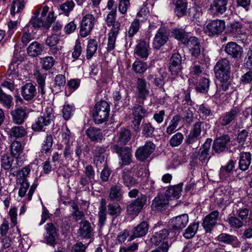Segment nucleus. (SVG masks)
Wrapping results in <instances>:
<instances>
[{
	"mask_svg": "<svg viewBox=\"0 0 252 252\" xmlns=\"http://www.w3.org/2000/svg\"><path fill=\"white\" fill-rule=\"evenodd\" d=\"M133 109L134 111L133 114L134 119L133 124L134 126H139L142 118L145 115L146 110L144 109L142 106L138 104L135 105Z\"/></svg>",
	"mask_w": 252,
	"mask_h": 252,
	"instance_id": "32",
	"label": "nucleus"
},
{
	"mask_svg": "<svg viewBox=\"0 0 252 252\" xmlns=\"http://www.w3.org/2000/svg\"><path fill=\"white\" fill-rule=\"evenodd\" d=\"M187 3L185 0H177L176 2L175 12L178 17L184 15L187 11Z\"/></svg>",
	"mask_w": 252,
	"mask_h": 252,
	"instance_id": "46",
	"label": "nucleus"
},
{
	"mask_svg": "<svg viewBox=\"0 0 252 252\" xmlns=\"http://www.w3.org/2000/svg\"><path fill=\"white\" fill-rule=\"evenodd\" d=\"M176 232L172 230L169 231L167 229H163L156 232L151 238V242L156 245H159L166 239L173 238L175 236Z\"/></svg>",
	"mask_w": 252,
	"mask_h": 252,
	"instance_id": "15",
	"label": "nucleus"
},
{
	"mask_svg": "<svg viewBox=\"0 0 252 252\" xmlns=\"http://www.w3.org/2000/svg\"><path fill=\"white\" fill-rule=\"evenodd\" d=\"M118 142L121 144H126L130 139L131 133L126 127L122 128L119 134Z\"/></svg>",
	"mask_w": 252,
	"mask_h": 252,
	"instance_id": "50",
	"label": "nucleus"
},
{
	"mask_svg": "<svg viewBox=\"0 0 252 252\" xmlns=\"http://www.w3.org/2000/svg\"><path fill=\"white\" fill-rule=\"evenodd\" d=\"M199 226V223L194 222L190 224L186 229L184 236L187 239L193 237L196 234Z\"/></svg>",
	"mask_w": 252,
	"mask_h": 252,
	"instance_id": "51",
	"label": "nucleus"
},
{
	"mask_svg": "<svg viewBox=\"0 0 252 252\" xmlns=\"http://www.w3.org/2000/svg\"><path fill=\"white\" fill-rule=\"evenodd\" d=\"M140 19H135L131 23L127 33L128 37H133L138 32L140 27Z\"/></svg>",
	"mask_w": 252,
	"mask_h": 252,
	"instance_id": "52",
	"label": "nucleus"
},
{
	"mask_svg": "<svg viewBox=\"0 0 252 252\" xmlns=\"http://www.w3.org/2000/svg\"><path fill=\"white\" fill-rule=\"evenodd\" d=\"M21 41L24 45H27L31 40L34 38L33 29L30 25H27L23 29L20 34Z\"/></svg>",
	"mask_w": 252,
	"mask_h": 252,
	"instance_id": "26",
	"label": "nucleus"
},
{
	"mask_svg": "<svg viewBox=\"0 0 252 252\" xmlns=\"http://www.w3.org/2000/svg\"><path fill=\"white\" fill-rule=\"evenodd\" d=\"M13 121L15 124L21 125L27 117V114L25 110L18 108L11 112Z\"/></svg>",
	"mask_w": 252,
	"mask_h": 252,
	"instance_id": "36",
	"label": "nucleus"
},
{
	"mask_svg": "<svg viewBox=\"0 0 252 252\" xmlns=\"http://www.w3.org/2000/svg\"><path fill=\"white\" fill-rule=\"evenodd\" d=\"M242 24L239 22H233L229 23L226 28V33L234 37H240L243 34Z\"/></svg>",
	"mask_w": 252,
	"mask_h": 252,
	"instance_id": "23",
	"label": "nucleus"
},
{
	"mask_svg": "<svg viewBox=\"0 0 252 252\" xmlns=\"http://www.w3.org/2000/svg\"><path fill=\"white\" fill-rule=\"evenodd\" d=\"M224 52L232 58L241 57L243 53V48L234 42H229L225 46Z\"/></svg>",
	"mask_w": 252,
	"mask_h": 252,
	"instance_id": "10",
	"label": "nucleus"
},
{
	"mask_svg": "<svg viewBox=\"0 0 252 252\" xmlns=\"http://www.w3.org/2000/svg\"><path fill=\"white\" fill-rule=\"evenodd\" d=\"M110 105L106 101L97 102L94 107L93 114L94 121L97 124H100L107 121L110 112Z\"/></svg>",
	"mask_w": 252,
	"mask_h": 252,
	"instance_id": "3",
	"label": "nucleus"
},
{
	"mask_svg": "<svg viewBox=\"0 0 252 252\" xmlns=\"http://www.w3.org/2000/svg\"><path fill=\"white\" fill-rule=\"evenodd\" d=\"M189 222V216L187 214H184L178 216L171 220L172 225V231L176 233L180 230L186 226Z\"/></svg>",
	"mask_w": 252,
	"mask_h": 252,
	"instance_id": "18",
	"label": "nucleus"
},
{
	"mask_svg": "<svg viewBox=\"0 0 252 252\" xmlns=\"http://www.w3.org/2000/svg\"><path fill=\"white\" fill-rule=\"evenodd\" d=\"M13 158L12 156L4 155L1 159V166L5 170L9 169L12 165Z\"/></svg>",
	"mask_w": 252,
	"mask_h": 252,
	"instance_id": "63",
	"label": "nucleus"
},
{
	"mask_svg": "<svg viewBox=\"0 0 252 252\" xmlns=\"http://www.w3.org/2000/svg\"><path fill=\"white\" fill-rule=\"evenodd\" d=\"M182 187V184L170 187L166 190L164 195L169 200L178 198L181 193Z\"/></svg>",
	"mask_w": 252,
	"mask_h": 252,
	"instance_id": "30",
	"label": "nucleus"
},
{
	"mask_svg": "<svg viewBox=\"0 0 252 252\" xmlns=\"http://www.w3.org/2000/svg\"><path fill=\"white\" fill-rule=\"evenodd\" d=\"M251 160L252 158L250 153H242L241 154L239 161V168L243 171L247 170L251 163Z\"/></svg>",
	"mask_w": 252,
	"mask_h": 252,
	"instance_id": "35",
	"label": "nucleus"
},
{
	"mask_svg": "<svg viewBox=\"0 0 252 252\" xmlns=\"http://www.w3.org/2000/svg\"><path fill=\"white\" fill-rule=\"evenodd\" d=\"M217 240L220 242L231 245L235 247L239 246L240 244L237 237L224 233L220 234L218 236Z\"/></svg>",
	"mask_w": 252,
	"mask_h": 252,
	"instance_id": "28",
	"label": "nucleus"
},
{
	"mask_svg": "<svg viewBox=\"0 0 252 252\" xmlns=\"http://www.w3.org/2000/svg\"><path fill=\"white\" fill-rule=\"evenodd\" d=\"M53 145V138L51 135H48L46 136V140L44 141L42 148L41 152L42 153H47L50 151Z\"/></svg>",
	"mask_w": 252,
	"mask_h": 252,
	"instance_id": "61",
	"label": "nucleus"
},
{
	"mask_svg": "<svg viewBox=\"0 0 252 252\" xmlns=\"http://www.w3.org/2000/svg\"><path fill=\"white\" fill-rule=\"evenodd\" d=\"M107 207L108 214L111 216H118L121 212V208L118 204H110Z\"/></svg>",
	"mask_w": 252,
	"mask_h": 252,
	"instance_id": "64",
	"label": "nucleus"
},
{
	"mask_svg": "<svg viewBox=\"0 0 252 252\" xmlns=\"http://www.w3.org/2000/svg\"><path fill=\"white\" fill-rule=\"evenodd\" d=\"M98 47L97 41L94 39H90L88 41L86 48V59L90 60L95 54Z\"/></svg>",
	"mask_w": 252,
	"mask_h": 252,
	"instance_id": "41",
	"label": "nucleus"
},
{
	"mask_svg": "<svg viewBox=\"0 0 252 252\" xmlns=\"http://www.w3.org/2000/svg\"><path fill=\"white\" fill-rule=\"evenodd\" d=\"M98 5L94 4L93 3V4H90L84 10L86 13L85 16L94 20L97 18L100 13Z\"/></svg>",
	"mask_w": 252,
	"mask_h": 252,
	"instance_id": "40",
	"label": "nucleus"
},
{
	"mask_svg": "<svg viewBox=\"0 0 252 252\" xmlns=\"http://www.w3.org/2000/svg\"><path fill=\"white\" fill-rule=\"evenodd\" d=\"M33 76L38 84V93L42 95L44 94H45V85L47 74L41 73L38 70L36 69L33 71Z\"/></svg>",
	"mask_w": 252,
	"mask_h": 252,
	"instance_id": "25",
	"label": "nucleus"
},
{
	"mask_svg": "<svg viewBox=\"0 0 252 252\" xmlns=\"http://www.w3.org/2000/svg\"><path fill=\"white\" fill-rule=\"evenodd\" d=\"M122 180L124 185L129 189L136 186L140 181L132 176V172L127 169H125L122 173Z\"/></svg>",
	"mask_w": 252,
	"mask_h": 252,
	"instance_id": "22",
	"label": "nucleus"
},
{
	"mask_svg": "<svg viewBox=\"0 0 252 252\" xmlns=\"http://www.w3.org/2000/svg\"><path fill=\"white\" fill-rule=\"evenodd\" d=\"M12 99L11 95L5 93L0 88V103L6 108L9 109L11 106Z\"/></svg>",
	"mask_w": 252,
	"mask_h": 252,
	"instance_id": "47",
	"label": "nucleus"
},
{
	"mask_svg": "<svg viewBox=\"0 0 252 252\" xmlns=\"http://www.w3.org/2000/svg\"><path fill=\"white\" fill-rule=\"evenodd\" d=\"M33 165L36 166V164L32 163L29 165L25 166L24 167L22 168L21 170H19L18 173L16 180L21 179V180H23L24 181L28 182L27 177L30 174Z\"/></svg>",
	"mask_w": 252,
	"mask_h": 252,
	"instance_id": "44",
	"label": "nucleus"
},
{
	"mask_svg": "<svg viewBox=\"0 0 252 252\" xmlns=\"http://www.w3.org/2000/svg\"><path fill=\"white\" fill-rule=\"evenodd\" d=\"M228 89V85L226 82H222V84L220 87L217 89V91L215 94L214 96L217 98H219L221 101H224L225 97V94L224 92L227 90Z\"/></svg>",
	"mask_w": 252,
	"mask_h": 252,
	"instance_id": "59",
	"label": "nucleus"
},
{
	"mask_svg": "<svg viewBox=\"0 0 252 252\" xmlns=\"http://www.w3.org/2000/svg\"><path fill=\"white\" fill-rule=\"evenodd\" d=\"M8 75V79L11 80L10 78L11 77L12 79L19 80V72L18 69V64L16 63H11L9 66V69L7 71Z\"/></svg>",
	"mask_w": 252,
	"mask_h": 252,
	"instance_id": "53",
	"label": "nucleus"
},
{
	"mask_svg": "<svg viewBox=\"0 0 252 252\" xmlns=\"http://www.w3.org/2000/svg\"><path fill=\"white\" fill-rule=\"evenodd\" d=\"M182 57L179 53L173 54L170 60L169 70L172 75L178 74L182 69Z\"/></svg>",
	"mask_w": 252,
	"mask_h": 252,
	"instance_id": "16",
	"label": "nucleus"
},
{
	"mask_svg": "<svg viewBox=\"0 0 252 252\" xmlns=\"http://www.w3.org/2000/svg\"><path fill=\"white\" fill-rule=\"evenodd\" d=\"M240 112V110L237 107H235L229 112L226 113L224 116L220 119V123L223 126L228 125L236 115Z\"/></svg>",
	"mask_w": 252,
	"mask_h": 252,
	"instance_id": "38",
	"label": "nucleus"
},
{
	"mask_svg": "<svg viewBox=\"0 0 252 252\" xmlns=\"http://www.w3.org/2000/svg\"><path fill=\"white\" fill-rule=\"evenodd\" d=\"M186 43L192 57L199 58L198 62L204 64L209 62V58L206 57L204 54H201L200 43L197 38L195 36L190 37Z\"/></svg>",
	"mask_w": 252,
	"mask_h": 252,
	"instance_id": "4",
	"label": "nucleus"
},
{
	"mask_svg": "<svg viewBox=\"0 0 252 252\" xmlns=\"http://www.w3.org/2000/svg\"><path fill=\"white\" fill-rule=\"evenodd\" d=\"M16 183L17 184L20 186L18 191V195L19 196L23 197L25 195L27 190L30 187V184L28 182L24 181L23 180H21V179L16 180Z\"/></svg>",
	"mask_w": 252,
	"mask_h": 252,
	"instance_id": "60",
	"label": "nucleus"
},
{
	"mask_svg": "<svg viewBox=\"0 0 252 252\" xmlns=\"http://www.w3.org/2000/svg\"><path fill=\"white\" fill-rule=\"evenodd\" d=\"M27 0H13L11 4L10 14L15 16L16 13H20L25 8Z\"/></svg>",
	"mask_w": 252,
	"mask_h": 252,
	"instance_id": "39",
	"label": "nucleus"
},
{
	"mask_svg": "<svg viewBox=\"0 0 252 252\" xmlns=\"http://www.w3.org/2000/svg\"><path fill=\"white\" fill-rule=\"evenodd\" d=\"M225 27V23L223 20H215L207 25L205 31L209 36L218 35L222 33Z\"/></svg>",
	"mask_w": 252,
	"mask_h": 252,
	"instance_id": "5",
	"label": "nucleus"
},
{
	"mask_svg": "<svg viewBox=\"0 0 252 252\" xmlns=\"http://www.w3.org/2000/svg\"><path fill=\"white\" fill-rule=\"evenodd\" d=\"M219 215V211L215 210L211 212L205 217L202 225L207 232H210L212 228L216 225Z\"/></svg>",
	"mask_w": 252,
	"mask_h": 252,
	"instance_id": "13",
	"label": "nucleus"
},
{
	"mask_svg": "<svg viewBox=\"0 0 252 252\" xmlns=\"http://www.w3.org/2000/svg\"><path fill=\"white\" fill-rule=\"evenodd\" d=\"M138 96L144 101L149 94V90L146 88V82L142 78H138L137 81Z\"/></svg>",
	"mask_w": 252,
	"mask_h": 252,
	"instance_id": "33",
	"label": "nucleus"
},
{
	"mask_svg": "<svg viewBox=\"0 0 252 252\" xmlns=\"http://www.w3.org/2000/svg\"><path fill=\"white\" fill-rule=\"evenodd\" d=\"M169 33L164 29H159L154 38L153 42V47L156 49H159L162 46L168 41Z\"/></svg>",
	"mask_w": 252,
	"mask_h": 252,
	"instance_id": "12",
	"label": "nucleus"
},
{
	"mask_svg": "<svg viewBox=\"0 0 252 252\" xmlns=\"http://www.w3.org/2000/svg\"><path fill=\"white\" fill-rule=\"evenodd\" d=\"M44 49L43 46L40 43L34 41L31 43L27 48L28 54L31 57H36L41 54Z\"/></svg>",
	"mask_w": 252,
	"mask_h": 252,
	"instance_id": "31",
	"label": "nucleus"
},
{
	"mask_svg": "<svg viewBox=\"0 0 252 252\" xmlns=\"http://www.w3.org/2000/svg\"><path fill=\"white\" fill-rule=\"evenodd\" d=\"M230 226L233 228H240L243 226V222L236 217L231 216L227 219Z\"/></svg>",
	"mask_w": 252,
	"mask_h": 252,
	"instance_id": "62",
	"label": "nucleus"
},
{
	"mask_svg": "<svg viewBox=\"0 0 252 252\" xmlns=\"http://www.w3.org/2000/svg\"><path fill=\"white\" fill-rule=\"evenodd\" d=\"M168 202V199L165 195H158L153 200L152 207L157 210H161L165 209L167 206Z\"/></svg>",
	"mask_w": 252,
	"mask_h": 252,
	"instance_id": "37",
	"label": "nucleus"
},
{
	"mask_svg": "<svg viewBox=\"0 0 252 252\" xmlns=\"http://www.w3.org/2000/svg\"><path fill=\"white\" fill-rule=\"evenodd\" d=\"M40 11V7L37 8L33 12L34 16L32 17L27 25H30V27H32V29L43 27L45 29H48L56 18L54 15V12L53 11H50L46 21H44L41 17L40 18H38Z\"/></svg>",
	"mask_w": 252,
	"mask_h": 252,
	"instance_id": "1",
	"label": "nucleus"
},
{
	"mask_svg": "<svg viewBox=\"0 0 252 252\" xmlns=\"http://www.w3.org/2000/svg\"><path fill=\"white\" fill-rule=\"evenodd\" d=\"M150 50L149 43L145 41H141L136 45L135 48V57L137 59L146 60L149 55Z\"/></svg>",
	"mask_w": 252,
	"mask_h": 252,
	"instance_id": "14",
	"label": "nucleus"
},
{
	"mask_svg": "<svg viewBox=\"0 0 252 252\" xmlns=\"http://www.w3.org/2000/svg\"><path fill=\"white\" fill-rule=\"evenodd\" d=\"M21 94L26 100L32 99L36 94V90L32 83H27L21 88Z\"/></svg>",
	"mask_w": 252,
	"mask_h": 252,
	"instance_id": "21",
	"label": "nucleus"
},
{
	"mask_svg": "<svg viewBox=\"0 0 252 252\" xmlns=\"http://www.w3.org/2000/svg\"><path fill=\"white\" fill-rule=\"evenodd\" d=\"M227 0H214L210 5L209 11L212 15L223 14L227 9Z\"/></svg>",
	"mask_w": 252,
	"mask_h": 252,
	"instance_id": "9",
	"label": "nucleus"
},
{
	"mask_svg": "<svg viewBox=\"0 0 252 252\" xmlns=\"http://www.w3.org/2000/svg\"><path fill=\"white\" fill-rule=\"evenodd\" d=\"M86 133L92 141H100L103 138L101 130L96 127H89Z\"/></svg>",
	"mask_w": 252,
	"mask_h": 252,
	"instance_id": "42",
	"label": "nucleus"
},
{
	"mask_svg": "<svg viewBox=\"0 0 252 252\" xmlns=\"http://www.w3.org/2000/svg\"><path fill=\"white\" fill-rule=\"evenodd\" d=\"M230 63L228 60H219L214 67L216 77L221 82H227L230 77Z\"/></svg>",
	"mask_w": 252,
	"mask_h": 252,
	"instance_id": "2",
	"label": "nucleus"
},
{
	"mask_svg": "<svg viewBox=\"0 0 252 252\" xmlns=\"http://www.w3.org/2000/svg\"><path fill=\"white\" fill-rule=\"evenodd\" d=\"M55 61L51 56H47L41 59L40 63L43 68L45 70L51 69L54 65Z\"/></svg>",
	"mask_w": 252,
	"mask_h": 252,
	"instance_id": "58",
	"label": "nucleus"
},
{
	"mask_svg": "<svg viewBox=\"0 0 252 252\" xmlns=\"http://www.w3.org/2000/svg\"><path fill=\"white\" fill-rule=\"evenodd\" d=\"M113 148L117 150L119 153V157L121 161L120 162L121 166L126 165L131 162V154L130 150L128 148H124L123 149L119 148L117 145H114Z\"/></svg>",
	"mask_w": 252,
	"mask_h": 252,
	"instance_id": "20",
	"label": "nucleus"
},
{
	"mask_svg": "<svg viewBox=\"0 0 252 252\" xmlns=\"http://www.w3.org/2000/svg\"><path fill=\"white\" fill-rule=\"evenodd\" d=\"M172 36L183 43H186L188 40L187 35L182 30L175 29L172 32Z\"/></svg>",
	"mask_w": 252,
	"mask_h": 252,
	"instance_id": "55",
	"label": "nucleus"
},
{
	"mask_svg": "<svg viewBox=\"0 0 252 252\" xmlns=\"http://www.w3.org/2000/svg\"><path fill=\"white\" fill-rule=\"evenodd\" d=\"M46 233L44 239L47 243L54 246L57 243L58 230L54 224L52 223H47L45 225Z\"/></svg>",
	"mask_w": 252,
	"mask_h": 252,
	"instance_id": "8",
	"label": "nucleus"
},
{
	"mask_svg": "<svg viewBox=\"0 0 252 252\" xmlns=\"http://www.w3.org/2000/svg\"><path fill=\"white\" fill-rule=\"evenodd\" d=\"M146 197L141 195L137 198L127 207V212L130 215L136 216L141 211L143 206L146 203Z\"/></svg>",
	"mask_w": 252,
	"mask_h": 252,
	"instance_id": "7",
	"label": "nucleus"
},
{
	"mask_svg": "<svg viewBox=\"0 0 252 252\" xmlns=\"http://www.w3.org/2000/svg\"><path fill=\"white\" fill-rule=\"evenodd\" d=\"M109 197L112 200H120L122 197L121 188L118 186L112 187L110 190Z\"/></svg>",
	"mask_w": 252,
	"mask_h": 252,
	"instance_id": "49",
	"label": "nucleus"
},
{
	"mask_svg": "<svg viewBox=\"0 0 252 252\" xmlns=\"http://www.w3.org/2000/svg\"><path fill=\"white\" fill-rule=\"evenodd\" d=\"M211 140L208 139L199 149L198 157L203 163H206L209 159V151L211 146Z\"/></svg>",
	"mask_w": 252,
	"mask_h": 252,
	"instance_id": "29",
	"label": "nucleus"
},
{
	"mask_svg": "<svg viewBox=\"0 0 252 252\" xmlns=\"http://www.w3.org/2000/svg\"><path fill=\"white\" fill-rule=\"evenodd\" d=\"M201 131L200 127H194L188 136L187 142L189 144L194 142L198 139Z\"/></svg>",
	"mask_w": 252,
	"mask_h": 252,
	"instance_id": "56",
	"label": "nucleus"
},
{
	"mask_svg": "<svg viewBox=\"0 0 252 252\" xmlns=\"http://www.w3.org/2000/svg\"><path fill=\"white\" fill-rule=\"evenodd\" d=\"M149 225L146 221H143L134 227L131 231V235L128 238V241H131L136 238L145 236L148 230Z\"/></svg>",
	"mask_w": 252,
	"mask_h": 252,
	"instance_id": "17",
	"label": "nucleus"
},
{
	"mask_svg": "<svg viewBox=\"0 0 252 252\" xmlns=\"http://www.w3.org/2000/svg\"><path fill=\"white\" fill-rule=\"evenodd\" d=\"M93 231L91 224L89 221L82 220L79 223V228L78 231V234L84 238H90Z\"/></svg>",
	"mask_w": 252,
	"mask_h": 252,
	"instance_id": "27",
	"label": "nucleus"
},
{
	"mask_svg": "<svg viewBox=\"0 0 252 252\" xmlns=\"http://www.w3.org/2000/svg\"><path fill=\"white\" fill-rule=\"evenodd\" d=\"M230 141L229 136L227 135H223L217 138L213 144V149L217 153H220L224 151Z\"/></svg>",
	"mask_w": 252,
	"mask_h": 252,
	"instance_id": "24",
	"label": "nucleus"
},
{
	"mask_svg": "<svg viewBox=\"0 0 252 252\" xmlns=\"http://www.w3.org/2000/svg\"><path fill=\"white\" fill-rule=\"evenodd\" d=\"M54 115L51 107H47L43 115L39 117L35 121L36 126H54Z\"/></svg>",
	"mask_w": 252,
	"mask_h": 252,
	"instance_id": "6",
	"label": "nucleus"
},
{
	"mask_svg": "<svg viewBox=\"0 0 252 252\" xmlns=\"http://www.w3.org/2000/svg\"><path fill=\"white\" fill-rule=\"evenodd\" d=\"M148 68L146 63H143L140 61H135L132 64L133 70L137 73H143Z\"/></svg>",
	"mask_w": 252,
	"mask_h": 252,
	"instance_id": "57",
	"label": "nucleus"
},
{
	"mask_svg": "<svg viewBox=\"0 0 252 252\" xmlns=\"http://www.w3.org/2000/svg\"><path fill=\"white\" fill-rule=\"evenodd\" d=\"M155 146L151 142H147L145 145L139 148L135 153L136 158L141 161L144 160L154 152Z\"/></svg>",
	"mask_w": 252,
	"mask_h": 252,
	"instance_id": "11",
	"label": "nucleus"
},
{
	"mask_svg": "<svg viewBox=\"0 0 252 252\" xmlns=\"http://www.w3.org/2000/svg\"><path fill=\"white\" fill-rule=\"evenodd\" d=\"M94 20L84 16L81 21L80 35L82 37L88 36L92 31L94 25Z\"/></svg>",
	"mask_w": 252,
	"mask_h": 252,
	"instance_id": "19",
	"label": "nucleus"
},
{
	"mask_svg": "<svg viewBox=\"0 0 252 252\" xmlns=\"http://www.w3.org/2000/svg\"><path fill=\"white\" fill-rule=\"evenodd\" d=\"M75 3L72 0H68L60 5L61 10L65 15L68 16L69 13L73 10Z\"/></svg>",
	"mask_w": 252,
	"mask_h": 252,
	"instance_id": "54",
	"label": "nucleus"
},
{
	"mask_svg": "<svg viewBox=\"0 0 252 252\" xmlns=\"http://www.w3.org/2000/svg\"><path fill=\"white\" fill-rule=\"evenodd\" d=\"M116 10L112 9L107 15L106 17V23L108 27H112L110 32L113 31L115 28H117V31L120 30V23L116 21Z\"/></svg>",
	"mask_w": 252,
	"mask_h": 252,
	"instance_id": "34",
	"label": "nucleus"
},
{
	"mask_svg": "<svg viewBox=\"0 0 252 252\" xmlns=\"http://www.w3.org/2000/svg\"><path fill=\"white\" fill-rule=\"evenodd\" d=\"M119 31H117V28H115L113 31L109 32L107 47V49L108 51H112L115 48L116 40L119 34Z\"/></svg>",
	"mask_w": 252,
	"mask_h": 252,
	"instance_id": "45",
	"label": "nucleus"
},
{
	"mask_svg": "<svg viewBox=\"0 0 252 252\" xmlns=\"http://www.w3.org/2000/svg\"><path fill=\"white\" fill-rule=\"evenodd\" d=\"M65 84V77L61 74L57 75L55 78L54 83L52 87V92L54 93H58L61 92Z\"/></svg>",
	"mask_w": 252,
	"mask_h": 252,
	"instance_id": "43",
	"label": "nucleus"
},
{
	"mask_svg": "<svg viewBox=\"0 0 252 252\" xmlns=\"http://www.w3.org/2000/svg\"><path fill=\"white\" fill-rule=\"evenodd\" d=\"M210 86V81L207 78H201L199 80L198 85L196 86V90L201 93L208 92Z\"/></svg>",
	"mask_w": 252,
	"mask_h": 252,
	"instance_id": "48",
	"label": "nucleus"
}]
</instances>
